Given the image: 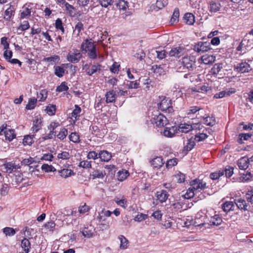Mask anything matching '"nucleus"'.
Listing matches in <instances>:
<instances>
[{"label":"nucleus","mask_w":253,"mask_h":253,"mask_svg":"<svg viewBox=\"0 0 253 253\" xmlns=\"http://www.w3.org/2000/svg\"><path fill=\"white\" fill-rule=\"evenodd\" d=\"M211 132H212L211 129H206L202 133H197L195 135V137L194 138V139H195V141H202L204 140L205 139H206L208 137V134H211Z\"/></svg>","instance_id":"4468645a"},{"label":"nucleus","mask_w":253,"mask_h":253,"mask_svg":"<svg viewBox=\"0 0 253 253\" xmlns=\"http://www.w3.org/2000/svg\"><path fill=\"white\" fill-rule=\"evenodd\" d=\"M117 94L116 92L111 90L107 91L105 94L106 102L107 103H112L115 101Z\"/></svg>","instance_id":"412c9836"},{"label":"nucleus","mask_w":253,"mask_h":253,"mask_svg":"<svg viewBox=\"0 0 253 253\" xmlns=\"http://www.w3.org/2000/svg\"><path fill=\"white\" fill-rule=\"evenodd\" d=\"M37 102V99L33 97L29 99L28 103L27 104L26 108L27 110H32L35 108Z\"/></svg>","instance_id":"a18cd8bd"},{"label":"nucleus","mask_w":253,"mask_h":253,"mask_svg":"<svg viewBox=\"0 0 253 253\" xmlns=\"http://www.w3.org/2000/svg\"><path fill=\"white\" fill-rule=\"evenodd\" d=\"M177 133H178L177 126H172L165 127L163 131V135L167 137H172Z\"/></svg>","instance_id":"2eb2a0df"},{"label":"nucleus","mask_w":253,"mask_h":253,"mask_svg":"<svg viewBox=\"0 0 253 253\" xmlns=\"http://www.w3.org/2000/svg\"><path fill=\"white\" fill-rule=\"evenodd\" d=\"M60 60V57L58 55L43 58V61L50 62L51 64L58 63Z\"/></svg>","instance_id":"c9c22d12"},{"label":"nucleus","mask_w":253,"mask_h":253,"mask_svg":"<svg viewBox=\"0 0 253 253\" xmlns=\"http://www.w3.org/2000/svg\"><path fill=\"white\" fill-rule=\"evenodd\" d=\"M21 246L25 253H29L30 252V250L31 249V245L28 239L24 238L22 239Z\"/></svg>","instance_id":"393cba45"},{"label":"nucleus","mask_w":253,"mask_h":253,"mask_svg":"<svg viewBox=\"0 0 253 253\" xmlns=\"http://www.w3.org/2000/svg\"><path fill=\"white\" fill-rule=\"evenodd\" d=\"M34 135H28L24 136L23 140V143L24 145H31L34 142L33 138Z\"/></svg>","instance_id":"5fc2aeb1"},{"label":"nucleus","mask_w":253,"mask_h":253,"mask_svg":"<svg viewBox=\"0 0 253 253\" xmlns=\"http://www.w3.org/2000/svg\"><path fill=\"white\" fill-rule=\"evenodd\" d=\"M237 207L241 210H247L248 205L246 201L242 198H238L234 200Z\"/></svg>","instance_id":"a878e982"},{"label":"nucleus","mask_w":253,"mask_h":253,"mask_svg":"<svg viewBox=\"0 0 253 253\" xmlns=\"http://www.w3.org/2000/svg\"><path fill=\"white\" fill-rule=\"evenodd\" d=\"M190 185V187L183 196L185 199L193 198L201 191L207 188L206 182L199 179H195L191 181Z\"/></svg>","instance_id":"f257e3e1"},{"label":"nucleus","mask_w":253,"mask_h":253,"mask_svg":"<svg viewBox=\"0 0 253 253\" xmlns=\"http://www.w3.org/2000/svg\"><path fill=\"white\" fill-rule=\"evenodd\" d=\"M71 157L70 154L69 152L66 151H63L60 153L58 154L57 158L58 159H62V160H68L70 159Z\"/></svg>","instance_id":"338daca9"},{"label":"nucleus","mask_w":253,"mask_h":253,"mask_svg":"<svg viewBox=\"0 0 253 253\" xmlns=\"http://www.w3.org/2000/svg\"><path fill=\"white\" fill-rule=\"evenodd\" d=\"M152 121L158 127L164 126L168 124L167 118L164 115L157 112L153 114Z\"/></svg>","instance_id":"6e6552de"},{"label":"nucleus","mask_w":253,"mask_h":253,"mask_svg":"<svg viewBox=\"0 0 253 253\" xmlns=\"http://www.w3.org/2000/svg\"><path fill=\"white\" fill-rule=\"evenodd\" d=\"M177 159L176 158H173L168 160L166 163V166L167 169H170L177 165Z\"/></svg>","instance_id":"69168bd1"},{"label":"nucleus","mask_w":253,"mask_h":253,"mask_svg":"<svg viewBox=\"0 0 253 253\" xmlns=\"http://www.w3.org/2000/svg\"><path fill=\"white\" fill-rule=\"evenodd\" d=\"M235 92V90L231 91V92L229 91H222L218 93H216L214 95V97L215 98H217V99L221 98L226 96H229L231 94L234 93Z\"/></svg>","instance_id":"864d4df0"},{"label":"nucleus","mask_w":253,"mask_h":253,"mask_svg":"<svg viewBox=\"0 0 253 253\" xmlns=\"http://www.w3.org/2000/svg\"><path fill=\"white\" fill-rule=\"evenodd\" d=\"M83 70L88 76H92L101 70V65L97 63L93 65L85 64L83 66Z\"/></svg>","instance_id":"f8f14e48"},{"label":"nucleus","mask_w":253,"mask_h":253,"mask_svg":"<svg viewBox=\"0 0 253 253\" xmlns=\"http://www.w3.org/2000/svg\"><path fill=\"white\" fill-rule=\"evenodd\" d=\"M81 108L78 105H75V109L72 113L71 118L74 121V123L79 120L81 112Z\"/></svg>","instance_id":"bb28decb"},{"label":"nucleus","mask_w":253,"mask_h":253,"mask_svg":"<svg viewBox=\"0 0 253 253\" xmlns=\"http://www.w3.org/2000/svg\"><path fill=\"white\" fill-rule=\"evenodd\" d=\"M222 208L225 212L234 210V204L232 201H226L222 205Z\"/></svg>","instance_id":"c85d7f7f"},{"label":"nucleus","mask_w":253,"mask_h":253,"mask_svg":"<svg viewBox=\"0 0 253 253\" xmlns=\"http://www.w3.org/2000/svg\"><path fill=\"white\" fill-rule=\"evenodd\" d=\"M84 29V25L82 22H79L76 25L74 28V33L77 36H79L80 32Z\"/></svg>","instance_id":"052dcab7"},{"label":"nucleus","mask_w":253,"mask_h":253,"mask_svg":"<svg viewBox=\"0 0 253 253\" xmlns=\"http://www.w3.org/2000/svg\"><path fill=\"white\" fill-rule=\"evenodd\" d=\"M94 227L91 225H89L83 229L81 232L84 237L89 238L94 235Z\"/></svg>","instance_id":"f3484780"},{"label":"nucleus","mask_w":253,"mask_h":253,"mask_svg":"<svg viewBox=\"0 0 253 253\" xmlns=\"http://www.w3.org/2000/svg\"><path fill=\"white\" fill-rule=\"evenodd\" d=\"M222 68V64H215L213 65V67L211 69V74L213 75H217L219 73Z\"/></svg>","instance_id":"4d7b16f0"},{"label":"nucleus","mask_w":253,"mask_h":253,"mask_svg":"<svg viewBox=\"0 0 253 253\" xmlns=\"http://www.w3.org/2000/svg\"><path fill=\"white\" fill-rule=\"evenodd\" d=\"M158 108L162 111H166L169 113L173 111L171 105V101L169 98L164 97L158 104Z\"/></svg>","instance_id":"20e7f679"},{"label":"nucleus","mask_w":253,"mask_h":253,"mask_svg":"<svg viewBox=\"0 0 253 253\" xmlns=\"http://www.w3.org/2000/svg\"><path fill=\"white\" fill-rule=\"evenodd\" d=\"M166 51L165 50H154L153 54L156 56V57L160 60L164 59L166 57Z\"/></svg>","instance_id":"3c124183"},{"label":"nucleus","mask_w":253,"mask_h":253,"mask_svg":"<svg viewBox=\"0 0 253 253\" xmlns=\"http://www.w3.org/2000/svg\"><path fill=\"white\" fill-rule=\"evenodd\" d=\"M210 42H199L193 47V50L197 53H203L211 49Z\"/></svg>","instance_id":"1a4fd4ad"},{"label":"nucleus","mask_w":253,"mask_h":253,"mask_svg":"<svg viewBox=\"0 0 253 253\" xmlns=\"http://www.w3.org/2000/svg\"><path fill=\"white\" fill-rule=\"evenodd\" d=\"M129 176V172L127 170H125L119 171L118 172L117 176L119 181H122L126 178Z\"/></svg>","instance_id":"de8ad7c7"},{"label":"nucleus","mask_w":253,"mask_h":253,"mask_svg":"<svg viewBox=\"0 0 253 253\" xmlns=\"http://www.w3.org/2000/svg\"><path fill=\"white\" fill-rule=\"evenodd\" d=\"M203 109L199 106H193L189 107V109L187 111V115L188 117L190 118L193 115L198 113L196 115V117L198 119V117L203 115L202 111Z\"/></svg>","instance_id":"ddd939ff"},{"label":"nucleus","mask_w":253,"mask_h":253,"mask_svg":"<svg viewBox=\"0 0 253 253\" xmlns=\"http://www.w3.org/2000/svg\"><path fill=\"white\" fill-rule=\"evenodd\" d=\"M221 8L220 3L211 1L210 3L209 9L211 12H216L218 11Z\"/></svg>","instance_id":"c756f323"},{"label":"nucleus","mask_w":253,"mask_h":253,"mask_svg":"<svg viewBox=\"0 0 253 253\" xmlns=\"http://www.w3.org/2000/svg\"><path fill=\"white\" fill-rule=\"evenodd\" d=\"M99 158L102 162H108L112 158L111 154L107 151H101L98 154Z\"/></svg>","instance_id":"4be33fe9"},{"label":"nucleus","mask_w":253,"mask_h":253,"mask_svg":"<svg viewBox=\"0 0 253 253\" xmlns=\"http://www.w3.org/2000/svg\"><path fill=\"white\" fill-rule=\"evenodd\" d=\"M31 10L29 7L24 6L23 10L21 11V18H27L31 15Z\"/></svg>","instance_id":"58836bf2"},{"label":"nucleus","mask_w":253,"mask_h":253,"mask_svg":"<svg viewBox=\"0 0 253 253\" xmlns=\"http://www.w3.org/2000/svg\"><path fill=\"white\" fill-rule=\"evenodd\" d=\"M82 57V54L80 50L73 49L70 51L66 57L68 61L72 63H77L80 61Z\"/></svg>","instance_id":"39448f33"},{"label":"nucleus","mask_w":253,"mask_h":253,"mask_svg":"<svg viewBox=\"0 0 253 253\" xmlns=\"http://www.w3.org/2000/svg\"><path fill=\"white\" fill-rule=\"evenodd\" d=\"M54 74L59 78L62 77L65 73V70L63 67L60 66H55L54 67Z\"/></svg>","instance_id":"4c0bfd02"},{"label":"nucleus","mask_w":253,"mask_h":253,"mask_svg":"<svg viewBox=\"0 0 253 253\" xmlns=\"http://www.w3.org/2000/svg\"><path fill=\"white\" fill-rule=\"evenodd\" d=\"M119 239L120 240L121 244L120 248L121 249H126L127 248L128 241L123 235L119 236Z\"/></svg>","instance_id":"ea45409f"},{"label":"nucleus","mask_w":253,"mask_h":253,"mask_svg":"<svg viewBox=\"0 0 253 253\" xmlns=\"http://www.w3.org/2000/svg\"><path fill=\"white\" fill-rule=\"evenodd\" d=\"M187 53L186 49L182 46L172 47L169 52V55L177 59L182 57Z\"/></svg>","instance_id":"423d86ee"},{"label":"nucleus","mask_w":253,"mask_h":253,"mask_svg":"<svg viewBox=\"0 0 253 253\" xmlns=\"http://www.w3.org/2000/svg\"><path fill=\"white\" fill-rule=\"evenodd\" d=\"M67 135L68 130L66 128L63 127L60 129V131L56 136L60 140H63L66 137Z\"/></svg>","instance_id":"09e8293b"},{"label":"nucleus","mask_w":253,"mask_h":253,"mask_svg":"<svg viewBox=\"0 0 253 253\" xmlns=\"http://www.w3.org/2000/svg\"><path fill=\"white\" fill-rule=\"evenodd\" d=\"M141 78H139L138 80H135L134 81H127L126 86L129 89H137L140 87L139 86V81Z\"/></svg>","instance_id":"e433bc0d"},{"label":"nucleus","mask_w":253,"mask_h":253,"mask_svg":"<svg viewBox=\"0 0 253 253\" xmlns=\"http://www.w3.org/2000/svg\"><path fill=\"white\" fill-rule=\"evenodd\" d=\"M181 89L182 87L179 84L175 83L173 84L171 90L173 91V94L178 98L181 97L182 95Z\"/></svg>","instance_id":"cd10ccee"},{"label":"nucleus","mask_w":253,"mask_h":253,"mask_svg":"<svg viewBox=\"0 0 253 253\" xmlns=\"http://www.w3.org/2000/svg\"><path fill=\"white\" fill-rule=\"evenodd\" d=\"M249 159L248 157H243L240 158L237 163L238 167L240 169L245 170L247 169L249 166Z\"/></svg>","instance_id":"a211bd4d"},{"label":"nucleus","mask_w":253,"mask_h":253,"mask_svg":"<svg viewBox=\"0 0 253 253\" xmlns=\"http://www.w3.org/2000/svg\"><path fill=\"white\" fill-rule=\"evenodd\" d=\"M224 174L223 169H220L215 172H212L210 174V177L212 180H216Z\"/></svg>","instance_id":"a19ab883"},{"label":"nucleus","mask_w":253,"mask_h":253,"mask_svg":"<svg viewBox=\"0 0 253 253\" xmlns=\"http://www.w3.org/2000/svg\"><path fill=\"white\" fill-rule=\"evenodd\" d=\"M179 63L182 66L183 69L193 70L195 66V61L193 60L192 58L188 56L187 53L179 60Z\"/></svg>","instance_id":"7ed1b4c3"},{"label":"nucleus","mask_w":253,"mask_h":253,"mask_svg":"<svg viewBox=\"0 0 253 253\" xmlns=\"http://www.w3.org/2000/svg\"><path fill=\"white\" fill-rule=\"evenodd\" d=\"M202 62L205 64L212 63L215 60V57L211 55H204L201 57Z\"/></svg>","instance_id":"2f4dec72"},{"label":"nucleus","mask_w":253,"mask_h":253,"mask_svg":"<svg viewBox=\"0 0 253 253\" xmlns=\"http://www.w3.org/2000/svg\"><path fill=\"white\" fill-rule=\"evenodd\" d=\"M15 8L14 6L10 5L4 12V18L6 21H9L11 17L14 15Z\"/></svg>","instance_id":"b1692460"},{"label":"nucleus","mask_w":253,"mask_h":253,"mask_svg":"<svg viewBox=\"0 0 253 253\" xmlns=\"http://www.w3.org/2000/svg\"><path fill=\"white\" fill-rule=\"evenodd\" d=\"M104 173L99 170H95L93 171L91 174V176L92 179L95 178H103L104 177Z\"/></svg>","instance_id":"13d9d810"},{"label":"nucleus","mask_w":253,"mask_h":253,"mask_svg":"<svg viewBox=\"0 0 253 253\" xmlns=\"http://www.w3.org/2000/svg\"><path fill=\"white\" fill-rule=\"evenodd\" d=\"M222 221L221 218L218 215H215L211 217L210 223L211 225L217 226L221 223Z\"/></svg>","instance_id":"f704fd0d"},{"label":"nucleus","mask_w":253,"mask_h":253,"mask_svg":"<svg viewBox=\"0 0 253 253\" xmlns=\"http://www.w3.org/2000/svg\"><path fill=\"white\" fill-rule=\"evenodd\" d=\"M251 46H253V37H249V34L246 36V38H244L241 42L240 43L239 45L237 47V50L238 51H242L243 53H241L240 54H244L246 51V47H250Z\"/></svg>","instance_id":"0eeeda50"},{"label":"nucleus","mask_w":253,"mask_h":253,"mask_svg":"<svg viewBox=\"0 0 253 253\" xmlns=\"http://www.w3.org/2000/svg\"><path fill=\"white\" fill-rule=\"evenodd\" d=\"M101 6L104 7H107L109 5H111L113 4V1L112 0H97Z\"/></svg>","instance_id":"e2e57ef3"},{"label":"nucleus","mask_w":253,"mask_h":253,"mask_svg":"<svg viewBox=\"0 0 253 253\" xmlns=\"http://www.w3.org/2000/svg\"><path fill=\"white\" fill-rule=\"evenodd\" d=\"M195 145V140L194 138L191 137L187 140V142L184 147V150L190 151Z\"/></svg>","instance_id":"72a5a7b5"},{"label":"nucleus","mask_w":253,"mask_h":253,"mask_svg":"<svg viewBox=\"0 0 253 253\" xmlns=\"http://www.w3.org/2000/svg\"><path fill=\"white\" fill-rule=\"evenodd\" d=\"M150 163L154 168L157 169L161 168L165 163L161 157H155L150 161Z\"/></svg>","instance_id":"aec40b11"},{"label":"nucleus","mask_w":253,"mask_h":253,"mask_svg":"<svg viewBox=\"0 0 253 253\" xmlns=\"http://www.w3.org/2000/svg\"><path fill=\"white\" fill-rule=\"evenodd\" d=\"M4 134L5 139L9 141L12 140L16 137V134L13 129L6 128L4 131Z\"/></svg>","instance_id":"473e14b6"},{"label":"nucleus","mask_w":253,"mask_h":253,"mask_svg":"<svg viewBox=\"0 0 253 253\" xmlns=\"http://www.w3.org/2000/svg\"><path fill=\"white\" fill-rule=\"evenodd\" d=\"M246 198L249 202L253 204V189L249 190L246 194Z\"/></svg>","instance_id":"774afa93"},{"label":"nucleus","mask_w":253,"mask_h":253,"mask_svg":"<svg viewBox=\"0 0 253 253\" xmlns=\"http://www.w3.org/2000/svg\"><path fill=\"white\" fill-rule=\"evenodd\" d=\"M64 6L67 12L71 16H74L76 15L75 9L72 5L66 2L65 3Z\"/></svg>","instance_id":"49530a36"},{"label":"nucleus","mask_w":253,"mask_h":253,"mask_svg":"<svg viewBox=\"0 0 253 253\" xmlns=\"http://www.w3.org/2000/svg\"><path fill=\"white\" fill-rule=\"evenodd\" d=\"M174 177L178 183L184 182L185 179V175L183 173L178 172L174 175Z\"/></svg>","instance_id":"0e129e2a"},{"label":"nucleus","mask_w":253,"mask_h":253,"mask_svg":"<svg viewBox=\"0 0 253 253\" xmlns=\"http://www.w3.org/2000/svg\"><path fill=\"white\" fill-rule=\"evenodd\" d=\"M81 49L87 53L88 57L91 59H95L97 57L96 46L91 39H86L82 42Z\"/></svg>","instance_id":"f03ea898"},{"label":"nucleus","mask_w":253,"mask_h":253,"mask_svg":"<svg viewBox=\"0 0 253 253\" xmlns=\"http://www.w3.org/2000/svg\"><path fill=\"white\" fill-rule=\"evenodd\" d=\"M46 113L50 116L54 115L56 112V107L55 105L49 104L45 109Z\"/></svg>","instance_id":"6e6d98bb"},{"label":"nucleus","mask_w":253,"mask_h":253,"mask_svg":"<svg viewBox=\"0 0 253 253\" xmlns=\"http://www.w3.org/2000/svg\"><path fill=\"white\" fill-rule=\"evenodd\" d=\"M186 23L189 25H193L195 22V16L191 13H186L184 16Z\"/></svg>","instance_id":"7c9ffc66"},{"label":"nucleus","mask_w":253,"mask_h":253,"mask_svg":"<svg viewBox=\"0 0 253 253\" xmlns=\"http://www.w3.org/2000/svg\"><path fill=\"white\" fill-rule=\"evenodd\" d=\"M69 87L67 83L65 82H62L60 85L58 86L56 89L57 92H61L64 91H67Z\"/></svg>","instance_id":"680f3d73"},{"label":"nucleus","mask_w":253,"mask_h":253,"mask_svg":"<svg viewBox=\"0 0 253 253\" xmlns=\"http://www.w3.org/2000/svg\"><path fill=\"white\" fill-rule=\"evenodd\" d=\"M2 231L6 236H13L16 233L15 229L12 227H6L2 229Z\"/></svg>","instance_id":"c03bdc74"},{"label":"nucleus","mask_w":253,"mask_h":253,"mask_svg":"<svg viewBox=\"0 0 253 253\" xmlns=\"http://www.w3.org/2000/svg\"><path fill=\"white\" fill-rule=\"evenodd\" d=\"M201 126V125L199 123L193 124L192 125L187 124H181L177 126L178 132L179 131L186 133L193 129H200Z\"/></svg>","instance_id":"9d476101"},{"label":"nucleus","mask_w":253,"mask_h":253,"mask_svg":"<svg viewBox=\"0 0 253 253\" xmlns=\"http://www.w3.org/2000/svg\"><path fill=\"white\" fill-rule=\"evenodd\" d=\"M69 140L75 143H79L80 142V135L76 132H72L69 136Z\"/></svg>","instance_id":"37998d69"},{"label":"nucleus","mask_w":253,"mask_h":253,"mask_svg":"<svg viewBox=\"0 0 253 253\" xmlns=\"http://www.w3.org/2000/svg\"><path fill=\"white\" fill-rule=\"evenodd\" d=\"M156 197L157 200L160 201V203H163L165 202L168 199L169 195L165 190H162L160 191H157L156 193Z\"/></svg>","instance_id":"5701e85b"},{"label":"nucleus","mask_w":253,"mask_h":253,"mask_svg":"<svg viewBox=\"0 0 253 253\" xmlns=\"http://www.w3.org/2000/svg\"><path fill=\"white\" fill-rule=\"evenodd\" d=\"M168 4V0H157L156 2L155 3V6L157 9L156 10H158V9H161L164 8Z\"/></svg>","instance_id":"bf43d9fd"},{"label":"nucleus","mask_w":253,"mask_h":253,"mask_svg":"<svg viewBox=\"0 0 253 253\" xmlns=\"http://www.w3.org/2000/svg\"><path fill=\"white\" fill-rule=\"evenodd\" d=\"M235 70L240 73H249L252 70L250 65L246 61H241L234 66Z\"/></svg>","instance_id":"9b49d317"},{"label":"nucleus","mask_w":253,"mask_h":253,"mask_svg":"<svg viewBox=\"0 0 253 253\" xmlns=\"http://www.w3.org/2000/svg\"><path fill=\"white\" fill-rule=\"evenodd\" d=\"M42 120L38 117L35 118L33 121V126L31 130L33 133H36L42 128Z\"/></svg>","instance_id":"6ab92c4d"},{"label":"nucleus","mask_w":253,"mask_h":253,"mask_svg":"<svg viewBox=\"0 0 253 253\" xmlns=\"http://www.w3.org/2000/svg\"><path fill=\"white\" fill-rule=\"evenodd\" d=\"M179 16V11L178 8H175L174 9L173 14L170 19L171 24H173L174 23L177 22L178 21V18Z\"/></svg>","instance_id":"603ef678"},{"label":"nucleus","mask_w":253,"mask_h":253,"mask_svg":"<svg viewBox=\"0 0 253 253\" xmlns=\"http://www.w3.org/2000/svg\"><path fill=\"white\" fill-rule=\"evenodd\" d=\"M37 95L39 101H44L47 97V91L46 89H42Z\"/></svg>","instance_id":"79ce46f5"},{"label":"nucleus","mask_w":253,"mask_h":253,"mask_svg":"<svg viewBox=\"0 0 253 253\" xmlns=\"http://www.w3.org/2000/svg\"><path fill=\"white\" fill-rule=\"evenodd\" d=\"M59 172L60 175L64 178H67L74 174L73 170L66 169H61Z\"/></svg>","instance_id":"8fccbe9b"},{"label":"nucleus","mask_w":253,"mask_h":253,"mask_svg":"<svg viewBox=\"0 0 253 253\" xmlns=\"http://www.w3.org/2000/svg\"><path fill=\"white\" fill-rule=\"evenodd\" d=\"M202 119L203 120V123L207 126H213L215 124V118L212 116H205L202 115L198 117V119L201 120Z\"/></svg>","instance_id":"dca6fc26"}]
</instances>
